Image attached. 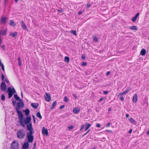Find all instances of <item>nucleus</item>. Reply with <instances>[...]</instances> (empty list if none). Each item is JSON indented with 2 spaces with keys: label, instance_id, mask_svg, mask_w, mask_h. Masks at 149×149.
<instances>
[{
  "label": "nucleus",
  "instance_id": "79ce46f5",
  "mask_svg": "<svg viewBox=\"0 0 149 149\" xmlns=\"http://www.w3.org/2000/svg\"><path fill=\"white\" fill-rule=\"evenodd\" d=\"M81 58L83 59H84L85 58V56L84 54H83L81 56Z\"/></svg>",
  "mask_w": 149,
  "mask_h": 149
},
{
  "label": "nucleus",
  "instance_id": "f704fd0d",
  "mask_svg": "<svg viewBox=\"0 0 149 149\" xmlns=\"http://www.w3.org/2000/svg\"><path fill=\"white\" fill-rule=\"evenodd\" d=\"M1 99L3 101H4L5 100V97L4 94H2L1 96Z\"/></svg>",
  "mask_w": 149,
  "mask_h": 149
},
{
  "label": "nucleus",
  "instance_id": "c03bdc74",
  "mask_svg": "<svg viewBox=\"0 0 149 149\" xmlns=\"http://www.w3.org/2000/svg\"><path fill=\"white\" fill-rule=\"evenodd\" d=\"M0 47H1L3 50H5V47L4 45H3L1 46V45H0Z\"/></svg>",
  "mask_w": 149,
  "mask_h": 149
},
{
  "label": "nucleus",
  "instance_id": "6e6552de",
  "mask_svg": "<svg viewBox=\"0 0 149 149\" xmlns=\"http://www.w3.org/2000/svg\"><path fill=\"white\" fill-rule=\"evenodd\" d=\"M31 120V118L30 116H28L26 117L24 120V123L28 125L30 123Z\"/></svg>",
  "mask_w": 149,
  "mask_h": 149
},
{
  "label": "nucleus",
  "instance_id": "bf43d9fd",
  "mask_svg": "<svg viewBox=\"0 0 149 149\" xmlns=\"http://www.w3.org/2000/svg\"><path fill=\"white\" fill-rule=\"evenodd\" d=\"M106 131H107L108 132H112V131L110 130H107Z\"/></svg>",
  "mask_w": 149,
  "mask_h": 149
},
{
  "label": "nucleus",
  "instance_id": "f257e3e1",
  "mask_svg": "<svg viewBox=\"0 0 149 149\" xmlns=\"http://www.w3.org/2000/svg\"><path fill=\"white\" fill-rule=\"evenodd\" d=\"M16 110L18 116L20 124L23 127H24L25 125L24 123L23 116L22 113L21 111H20L17 108H16Z\"/></svg>",
  "mask_w": 149,
  "mask_h": 149
},
{
  "label": "nucleus",
  "instance_id": "5fc2aeb1",
  "mask_svg": "<svg viewBox=\"0 0 149 149\" xmlns=\"http://www.w3.org/2000/svg\"><path fill=\"white\" fill-rule=\"evenodd\" d=\"M82 13V11H81V10H80V11H79V12H78V14L79 15H81Z\"/></svg>",
  "mask_w": 149,
  "mask_h": 149
},
{
  "label": "nucleus",
  "instance_id": "e433bc0d",
  "mask_svg": "<svg viewBox=\"0 0 149 149\" xmlns=\"http://www.w3.org/2000/svg\"><path fill=\"white\" fill-rule=\"evenodd\" d=\"M4 78H5V77L4 75V74H2L1 75V79L3 81H4Z\"/></svg>",
  "mask_w": 149,
  "mask_h": 149
},
{
  "label": "nucleus",
  "instance_id": "7ed1b4c3",
  "mask_svg": "<svg viewBox=\"0 0 149 149\" xmlns=\"http://www.w3.org/2000/svg\"><path fill=\"white\" fill-rule=\"evenodd\" d=\"M6 92L8 93V98L10 99L12 97L13 94L16 93V91L13 87L12 88H11V87H9L6 91Z\"/></svg>",
  "mask_w": 149,
  "mask_h": 149
},
{
  "label": "nucleus",
  "instance_id": "4be33fe9",
  "mask_svg": "<svg viewBox=\"0 0 149 149\" xmlns=\"http://www.w3.org/2000/svg\"><path fill=\"white\" fill-rule=\"evenodd\" d=\"M7 32V30H4L3 31H0V36L2 34L3 35H6Z\"/></svg>",
  "mask_w": 149,
  "mask_h": 149
},
{
  "label": "nucleus",
  "instance_id": "774afa93",
  "mask_svg": "<svg viewBox=\"0 0 149 149\" xmlns=\"http://www.w3.org/2000/svg\"><path fill=\"white\" fill-rule=\"evenodd\" d=\"M147 135H149V130H148L147 132Z\"/></svg>",
  "mask_w": 149,
  "mask_h": 149
},
{
  "label": "nucleus",
  "instance_id": "49530a36",
  "mask_svg": "<svg viewBox=\"0 0 149 149\" xmlns=\"http://www.w3.org/2000/svg\"><path fill=\"white\" fill-rule=\"evenodd\" d=\"M84 125H81V128L80 129V131L82 130L84 128Z\"/></svg>",
  "mask_w": 149,
  "mask_h": 149
},
{
  "label": "nucleus",
  "instance_id": "ddd939ff",
  "mask_svg": "<svg viewBox=\"0 0 149 149\" xmlns=\"http://www.w3.org/2000/svg\"><path fill=\"white\" fill-rule=\"evenodd\" d=\"M131 90V89L129 87V88H127V89L125 91H124L121 93H120V95H125V94H126V93H127L128 92V91H129L130 90Z\"/></svg>",
  "mask_w": 149,
  "mask_h": 149
},
{
  "label": "nucleus",
  "instance_id": "6ab92c4d",
  "mask_svg": "<svg viewBox=\"0 0 149 149\" xmlns=\"http://www.w3.org/2000/svg\"><path fill=\"white\" fill-rule=\"evenodd\" d=\"M31 105L33 108L36 109L38 106V104L37 103H32Z\"/></svg>",
  "mask_w": 149,
  "mask_h": 149
},
{
  "label": "nucleus",
  "instance_id": "0e129e2a",
  "mask_svg": "<svg viewBox=\"0 0 149 149\" xmlns=\"http://www.w3.org/2000/svg\"><path fill=\"white\" fill-rule=\"evenodd\" d=\"M91 6V5L90 4H87V8H89Z\"/></svg>",
  "mask_w": 149,
  "mask_h": 149
},
{
  "label": "nucleus",
  "instance_id": "5701e85b",
  "mask_svg": "<svg viewBox=\"0 0 149 149\" xmlns=\"http://www.w3.org/2000/svg\"><path fill=\"white\" fill-rule=\"evenodd\" d=\"M14 97L18 101H22V100L17 94H15L14 95Z\"/></svg>",
  "mask_w": 149,
  "mask_h": 149
},
{
  "label": "nucleus",
  "instance_id": "f03ea898",
  "mask_svg": "<svg viewBox=\"0 0 149 149\" xmlns=\"http://www.w3.org/2000/svg\"><path fill=\"white\" fill-rule=\"evenodd\" d=\"M17 136L20 139H23L25 136V132L23 129H20L17 132Z\"/></svg>",
  "mask_w": 149,
  "mask_h": 149
},
{
  "label": "nucleus",
  "instance_id": "09e8293b",
  "mask_svg": "<svg viewBox=\"0 0 149 149\" xmlns=\"http://www.w3.org/2000/svg\"><path fill=\"white\" fill-rule=\"evenodd\" d=\"M103 97H101L100 98V99L98 101L99 102H101L103 100Z\"/></svg>",
  "mask_w": 149,
  "mask_h": 149
},
{
  "label": "nucleus",
  "instance_id": "4d7b16f0",
  "mask_svg": "<svg viewBox=\"0 0 149 149\" xmlns=\"http://www.w3.org/2000/svg\"><path fill=\"white\" fill-rule=\"evenodd\" d=\"M110 72H109V71L107 72L106 73V75H109L110 74Z\"/></svg>",
  "mask_w": 149,
  "mask_h": 149
},
{
  "label": "nucleus",
  "instance_id": "c756f323",
  "mask_svg": "<svg viewBox=\"0 0 149 149\" xmlns=\"http://www.w3.org/2000/svg\"><path fill=\"white\" fill-rule=\"evenodd\" d=\"M69 58L68 56H65L64 58V61L67 63H68L69 62Z\"/></svg>",
  "mask_w": 149,
  "mask_h": 149
},
{
  "label": "nucleus",
  "instance_id": "052dcab7",
  "mask_svg": "<svg viewBox=\"0 0 149 149\" xmlns=\"http://www.w3.org/2000/svg\"><path fill=\"white\" fill-rule=\"evenodd\" d=\"M2 43V40L1 39V37H0V45H1Z\"/></svg>",
  "mask_w": 149,
  "mask_h": 149
},
{
  "label": "nucleus",
  "instance_id": "6e6d98bb",
  "mask_svg": "<svg viewBox=\"0 0 149 149\" xmlns=\"http://www.w3.org/2000/svg\"><path fill=\"white\" fill-rule=\"evenodd\" d=\"M104 93L105 94H107L108 93V91H104Z\"/></svg>",
  "mask_w": 149,
  "mask_h": 149
},
{
  "label": "nucleus",
  "instance_id": "bb28decb",
  "mask_svg": "<svg viewBox=\"0 0 149 149\" xmlns=\"http://www.w3.org/2000/svg\"><path fill=\"white\" fill-rule=\"evenodd\" d=\"M128 120H129L130 121V122H131V123H134V124H135V122H136L132 118H129Z\"/></svg>",
  "mask_w": 149,
  "mask_h": 149
},
{
  "label": "nucleus",
  "instance_id": "69168bd1",
  "mask_svg": "<svg viewBox=\"0 0 149 149\" xmlns=\"http://www.w3.org/2000/svg\"><path fill=\"white\" fill-rule=\"evenodd\" d=\"M36 142H35L34 143L33 146H34V147H36Z\"/></svg>",
  "mask_w": 149,
  "mask_h": 149
},
{
  "label": "nucleus",
  "instance_id": "3c124183",
  "mask_svg": "<svg viewBox=\"0 0 149 149\" xmlns=\"http://www.w3.org/2000/svg\"><path fill=\"white\" fill-rule=\"evenodd\" d=\"M5 81L7 83H9V81L7 79H5Z\"/></svg>",
  "mask_w": 149,
  "mask_h": 149
},
{
  "label": "nucleus",
  "instance_id": "c85d7f7f",
  "mask_svg": "<svg viewBox=\"0 0 149 149\" xmlns=\"http://www.w3.org/2000/svg\"><path fill=\"white\" fill-rule=\"evenodd\" d=\"M25 114L26 116H28L30 113V110L28 109H26L24 111Z\"/></svg>",
  "mask_w": 149,
  "mask_h": 149
},
{
  "label": "nucleus",
  "instance_id": "a18cd8bd",
  "mask_svg": "<svg viewBox=\"0 0 149 149\" xmlns=\"http://www.w3.org/2000/svg\"><path fill=\"white\" fill-rule=\"evenodd\" d=\"M32 117L33 118V122H34V123H36V120H35V116L34 115H32Z\"/></svg>",
  "mask_w": 149,
  "mask_h": 149
},
{
  "label": "nucleus",
  "instance_id": "680f3d73",
  "mask_svg": "<svg viewBox=\"0 0 149 149\" xmlns=\"http://www.w3.org/2000/svg\"><path fill=\"white\" fill-rule=\"evenodd\" d=\"M132 129H130L129 131V133H132Z\"/></svg>",
  "mask_w": 149,
  "mask_h": 149
},
{
  "label": "nucleus",
  "instance_id": "7c9ffc66",
  "mask_svg": "<svg viewBox=\"0 0 149 149\" xmlns=\"http://www.w3.org/2000/svg\"><path fill=\"white\" fill-rule=\"evenodd\" d=\"M36 116L39 118L40 119H41L42 118V116H41L40 113V112H38L36 114Z\"/></svg>",
  "mask_w": 149,
  "mask_h": 149
},
{
  "label": "nucleus",
  "instance_id": "a878e982",
  "mask_svg": "<svg viewBox=\"0 0 149 149\" xmlns=\"http://www.w3.org/2000/svg\"><path fill=\"white\" fill-rule=\"evenodd\" d=\"M129 28L132 30H137V29L135 26H130L129 27Z\"/></svg>",
  "mask_w": 149,
  "mask_h": 149
},
{
  "label": "nucleus",
  "instance_id": "f3484780",
  "mask_svg": "<svg viewBox=\"0 0 149 149\" xmlns=\"http://www.w3.org/2000/svg\"><path fill=\"white\" fill-rule=\"evenodd\" d=\"M21 25L22 27L24 29L26 30L27 29L26 25L23 21H21Z\"/></svg>",
  "mask_w": 149,
  "mask_h": 149
},
{
  "label": "nucleus",
  "instance_id": "4468645a",
  "mask_svg": "<svg viewBox=\"0 0 149 149\" xmlns=\"http://www.w3.org/2000/svg\"><path fill=\"white\" fill-rule=\"evenodd\" d=\"M32 123H29V124L27 125V129L28 130H33V128L32 127Z\"/></svg>",
  "mask_w": 149,
  "mask_h": 149
},
{
  "label": "nucleus",
  "instance_id": "f8f14e48",
  "mask_svg": "<svg viewBox=\"0 0 149 149\" xmlns=\"http://www.w3.org/2000/svg\"><path fill=\"white\" fill-rule=\"evenodd\" d=\"M29 144L28 142H26L24 143L22 146V149H27L29 148Z\"/></svg>",
  "mask_w": 149,
  "mask_h": 149
},
{
  "label": "nucleus",
  "instance_id": "9b49d317",
  "mask_svg": "<svg viewBox=\"0 0 149 149\" xmlns=\"http://www.w3.org/2000/svg\"><path fill=\"white\" fill-rule=\"evenodd\" d=\"M49 95L50 94L49 93H46V96L45 97V99L47 101H49L51 99V97Z\"/></svg>",
  "mask_w": 149,
  "mask_h": 149
},
{
  "label": "nucleus",
  "instance_id": "393cba45",
  "mask_svg": "<svg viewBox=\"0 0 149 149\" xmlns=\"http://www.w3.org/2000/svg\"><path fill=\"white\" fill-rule=\"evenodd\" d=\"M85 125L86 126L85 131H86L88 129V128L91 126V125L90 123H86Z\"/></svg>",
  "mask_w": 149,
  "mask_h": 149
},
{
  "label": "nucleus",
  "instance_id": "ea45409f",
  "mask_svg": "<svg viewBox=\"0 0 149 149\" xmlns=\"http://www.w3.org/2000/svg\"><path fill=\"white\" fill-rule=\"evenodd\" d=\"M68 128L69 130H72L73 128V126L72 125H71L68 127Z\"/></svg>",
  "mask_w": 149,
  "mask_h": 149
},
{
  "label": "nucleus",
  "instance_id": "37998d69",
  "mask_svg": "<svg viewBox=\"0 0 149 149\" xmlns=\"http://www.w3.org/2000/svg\"><path fill=\"white\" fill-rule=\"evenodd\" d=\"M120 99L122 101H123L124 100V98L123 96H121L120 97Z\"/></svg>",
  "mask_w": 149,
  "mask_h": 149
},
{
  "label": "nucleus",
  "instance_id": "20e7f679",
  "mask_svg": "<svg viewBox=\"0 0 149 149\" xmlns=\"http://www.w3.org/2000/svg\"><path fill=\"white\" fill-rule=\"evenodd\" d=\"M19 144L17 141H14L12 143L10 149H19Z\"/></svg>",
  "mask_w": 149,
  "mask_h": 149
},
{
  "label": "nucleus",
  "instance_id": "39448f33",
  "mask_svg": "<svg viewBox=\"0 0 149 149\" xmlns=\"http://www.w3.org/2000/svg\"><path fill=\"white\" fill-rule=\"evenodd\" d=\"M0 88L2 91H6V85L4 81L2 82L1 84Z\"/></svg>",
  "mask_w": 149,
  "mask_h": 149
},
{
  "label": "nucleus",
  "instance_id": "1a4fd4ad",
  "mask_svg": "<svg viewBox=\"0 0 149 149\" xmlns=\"http://www.w3.org/2000/svg\"><path fill=\"white\" fill-rule=\"evenodd\" d=\"M26 137L28 139V142H32L33 140L34 136L33 135H28L26 134Z\"/></svg>",
  "mask_w": 149,
  "mask_h": 149
},
{
  "label": "nucleus",
  "instance_id": "603ef678",
  "mask_svg": "<svg viewBox=\"0 0 149 149\" xmlns=\"http://www.w3.org/2000/svg\"><path fill=\"white\" fill-rule=\"evenodd\" d=\"M96 127H100V124L99 123H97L96 125Z\"/></svg>",
  "mask_w": 149,
  "mask_h": 149
},
{
  "label": "nucleus",
  "instance_id": "8fccbe9b",
  "mask_svg": "<svg viewBox=\"0 0 149 149\" xmlns=\"http://www.w3.org/2000/svg\"><path fill=\"white\" fill-rule=\"evenodd\" d=\"M72 95L73 96H74L75 99H77V96L74 94H72Z\"/></svg>",
  "mask_w": 149,
  "mask_h": 149
},
{
  "label": "nucleus",
  "instance_id": "2f4dec72",
  "mask_svg": "<svg viewBox=\"0 0 149 149\" xmlns=\"http://www.w3.org/2000/svg\"><path fill=\"white\" fill-rule=\"evenodd\" d=\"M33 130H29V132H28L26 134H28V135H33L32 134L34 133V131Z\"/></svg>",
  "mask_w": 149,
  "mask_h": 149
},
{
  "label": "nucleus",
  "instance_id": "4c0bfd02",
  "mask_svg": "<svg viewBox=\"0 0 149 149\" xmlns=\"http://www.w3.org/2000/svg\"><path fill=\"white\" fill-rule=\"evenodd\" d=\"M12 104L13 106H15L16 104V101L15 100H13L12 101Z\"/></svg>",
  "mask_w": 149,
  "mask_h": 149
},
{
  "label": "nucleus",
  "instance_id": "b1692460",
  "mask_svg": "<svg viewBox=\"0 0 149 149\" xmlns=\"http://www.w3.org/2000/svg\"><path fill=\"white\" fill-rule=\"evenodd\" d=\"M73 112L74 113H79V109L78 108L76 107L73 109Z\"/></svg>",
  "mask_w": 149,
  "mask_h": 149
},
{
  "label": "nucleus",
  "instance_id": "72a5a7b5",
  "mask_svg": "<svg viewBox=\"0 0 149 149\" xmlns=\"http://www.w3.org/2000/svg\"><path fill=\"white\" fill-rule=\"evenodd\" d=\"M70 33L72 34H73L76 36H77V34L76 33V30H71L70 31Z\"/></svg>",
  "mask_w": 149,
  "mask_h": 149
},
{
  "label": "nucleus",
  "instance_id": "423d86ee",
  "mask_svg": "<svg viewBox=\"0 0 149 149\" xmlns=\"http://www.w3.org/2000/svg\"><path fill=\"white\" fill-rule=\"evenodd\" d=\"M8 18L6 17L2 16L1 19V23L2 24H6L8 20Z\"/></svg>",
  "mask_w": 149,
  "mask_h": 149
},
{
  "label": "nucleus",
  "instance_id": "2eb2a0df",
  "mask_svg": "<svg viewBox=\"0 0 149 149\" xmlns=\"http://www.w3.org/2000/svg\"><path fill=\"white\" fill-rule=\"evenodd\" d=\"M17 32H15L13 33L10 32L9 33V36L13 37H14L17 35Z\"/></svg>",
  "mask_w": 149,
  "mask_h": 149
},
{
  "label": "nucleus",
  "instance_id": "dca6fc26",
  "mask_svg": "<svg viewBox=\"0 0 149 149\" xmlns=\"http://www.w3.org/2000/svg\"><path fill=\"white\" fill-rule=\"evenodd\" d=\"M137 100V94L135 93L133 97V102L134 103H136Z\"/></svg>",
  "mask_w": 149,
  "mask_h": 149
},
{
  "label": "nucleus",
  "instance_id": "de8ad7c7",
  "mask_svg": "<svg viewBox=\"0 0 149 149\" xmlns=\"http://www.w3.org/2000/svg\"><path fill=\"white\" fill-rule=\"evenodd\" d=\"M65 107L64 105H62L60 106V109H62L64 108Z\"/></svg>",
  "mask_w": 149,
  "mask_h": 149
},
{
  "label": "nucleus",
  "instance_id": "cd10ccee",
  "mask_svg": "<svg viewBox=\"0 0 149 149\" xmlns=\"http://www.w3.org/2000/svg\"><path fill=\"white\" fill-rule=\"evenodd\" d=\"M10 22L9 24L10 26H16V24L14 23L13 21L10 20Z\"/></svg>",
  "mask_w": 149,
  "mask_h": 149
},
{
  "label": "nucleus",
  "instance_id": "c9c22d12",
  "mask_svg": "<svg viewBox=\"0 0 149 149\" xmlns=\"http://www.w3.org/2000/svg\"><path fill=\"white\" fill-rule=\"evenodd\" d=\"M93 40L96 42H97L98 41V39L95 36H94L93 37Z\"/></svg>",
  "mask_w": 149,
  "mask_h": 149
},
{
  "label": "nucleus",
  "instance_id": "a211bd4d",
  "mask_svg": "<svg viewBox=\"0 0 149 149\" xmlns=\"http://www.w3.org/2000/svg\"><path fill=\"white\" fill-rule=\"evenodd\" d=\"M139 15V13H137L136 15L132 18V21L133 22H135L136 21L137 17Z\"/></svg>",
  "mask_w": 149,
  "mask_h": 149
},
{
  "label": "nucleus",
  "instance_id": "338daca9",
  "mask_svg": "<svg viewBox=\"0 0 149 149\" xmlns=\"http://www.w3.org/2000/svg\"><path fill=\"white\" fill-rule=\"evenodd\" d=\"M126 118H128L129 116V114H126Z\"/></svg>",
  "mask_w": 149,
  "mask_h": 149
},
{
  "label": "nucleus",
  "instance_id": "13d9d810",
  "mask_svg": "<svg viewBox=\"0 0 149 149\" xmlns=\"http://www.w3.org/2000/svg\"><path fill=\"white\" fill-rule=\"evenodd\" d=\"M110 123H108L107 124V127H109L110 126Z\"/></svg>",
  "mask_w": 149,
  "mask_h": 149
},
{
  "label": "nucleus",
  "instance_id": "412c9836",
  "mask_svg": "<svg viewBox=\"0 0 149 149\" xmlns=\"http://www.w3.org/2000/svg\"><path fill=\"white\" fill-rule=\"evenodd\" d=\"M57 102L56 101H55L52 104V106L50 107V110H52L56 106Z\"/></svg>",
  "mask_w": 149,
  "mask_h": 149
},
{
  "label": "nucleus",
  "instance_id": "a19ab883",
  "mask_svg": "<svg viewBox=\"0 0 149 149\" xmlns=\"http://www.w3.org/2000/svg\"><path fill=\"white\" fill-rule=\"evenodd\" d=\"M87 63L86 62H83L82 63V65L83 66H85L86 65Z\"/></svg>",
  "mask_w": 149,
  "mask_h": 149
},
{
  "label": "nucleus",
  "instance_id": "473e14b6",
  "mask_svg": "<svg viewBox=\"0 0 149 149\" xmlns=\"http://www.w3.org/2000/svg\"><path fill=\"white\" fill-rule=\"evenodd\" d=\"M0 66L1 67L3 71H4V68L3 65L1 62V60L0 59Z\"/></svg>",
  "mask_w": 149,
  "mask_h": 149
},
{
  "label": "nucleus",
  "instance_id": "864d4df0",
  "mask_svg": "<svg viewBox=\"0 0 149 149\" xmlns=\"http://www.w3.org/2000/svg\"><path fill=\"white\" fill-rule=\"evenodd\" d=\"M57 11L59 13H61L63 12V10L62 9H61V10H58Z\"/></svg>",
  "mask_w": 149,
  "mask_h": 149
},
{
  "label": "nucleus",
  "instance_id": "aec40b11",
  "mask_svg": "<svg viewBox=\"0 0 149 149\" xmlns=\"http://www.w3.org/2000/svg\"><path fill=\"white\" fill-rule=\"evenodd\" d=\"M146 53V51L145 49H142L140 53V54L143 56H145Z\"/></svg>",
  "mask_w": 149,
  "mask_h": 149
},
{
  "label": "nucleus",
  "instance_id": "0eeeda50",
  "mask_svg": "<svg viewBox=\"0 0 149 149\" xmlns=\"http://www.w3.org/2000/svg\"><path fill=\"white\" fill-rule=\"evenodd\" d=\"M20 102H18L17 103V107L16 108H17L19 109V108H22L24 106V104L23 102L22 101H19Z\"/></svg>",
  "mask_w": 149,
  "mask_h": 149
},
{
  "label": "nucleus",
  "instance_id": "9d476101",
  "mask_svg": "<svg viewBox=\"0 0 149 149\" xmlns=\"http://www.w3.org/2000/svg\"><path fill=\"white\" fill-rule=\"evenodd\" d=\"M42 133L43 135H46L47 136L48 133L47 129H45L44 127H43L42 128Z\"/></svg>",
  "mask_w": 149,
  "mask_h": 149
},
{
  "label": "nucleus",
  "instance_id": "e2e57ef3",
  "mask_svg": "<svg viewBox=\"0 0 149 149\" xmlns=\"http://www.w3.org/2000/svg\"><path fill=\"white\" fill-rule=\"evenodd\" d=\"M21 64H22V63H21V61L19 62L18 65L19 66H20L21 65Z\"/></svg>",
  "mask_w": 149,
  "mask_h": 149
},
{
  "label": "nucleus",
  "instance_id": "58836bf2",
  "mask_svg": "<svg viewBox=\"0 0 149 149\" xmlns=\"http://www.w3.org/2000/svg\"><path fill=\"white\" fill-rule=\"evenodd\" d=\"M64 99L65 102H67L68 101V98L67 96H65Z\"/></svg>",
  "mask_w": 149,
  "mask_h": 149
}]
</instances>
